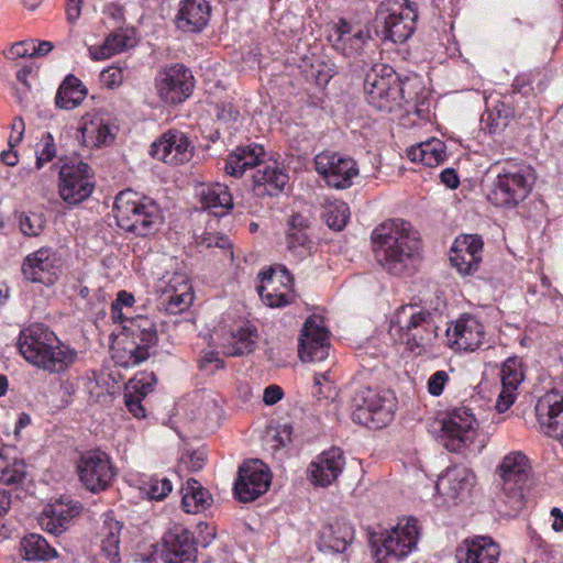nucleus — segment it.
<instances>
[{
	"mask_svg": "<svg viewBox=\"0 0 563 563\" xmlns=\"http://www.w3.org/2000/svg\"><path fill=\"white\" fill-rule=\"evenodd\" d=\"M309 229L308 218L302 214H294L289 221L287 231L288 249L297 257H305L310 253L311 241L307 233Z\"/></svg>",
	"mask_w": 563,
	"mask_h": 563,
	"instance_id": "39",
	"label": "nucleus"
},
{
	"mask_svg": "<svg viewBox=\"0 0 563 563\" xmlns=\"http://www.w3.org/2000/svg\"><path fill=\"white\" fill-rule=\"evenodd\" d=\"M79 133L86 147H100L110 144L114 140L113 128L98 115L84 117Z\"/></svg>",
	"mask_w": 563,
	"mask_h": 563,
	"instance_id": "35",
	"label": "nucleus"
},
{
	"mask_svg": "<svg viewBox=\"0 0 563 563\" xmlns=\"http://www.w3.org/2000/svg\"><path fill=\"white\" fill-rule=\"evenodd\" d=\"M81 506L70 499H57L44 508L38 519L41 527L55 536L63 533L70 520L79 515Z\"/></svg>",
	"mask_w": 563,
	"mask_h": 563,
	"instance_id": "28",
	"label": "nucleus"
},
{
	"mask_svg": "<svg viewBox=\"0 0 563 563\" xmlns=\"http://www.w3.org/2000/svg\"><path fill=\"white\" fill-rule=\"evenodd\" d=\"M156 382L157 378L154 373H142L130 380L126 391H132L134 395H139L141 398H144L153 390Z\"/></svg>",
	"mask_w": 563,
	"mask_h": 563,
	"instance_id": "52",
	"label": "nucleus"
},
{
	"mask_svg": "<svg viewBox=\"0 0 563 563\" xmlns=\"http://www.w3.org/2000/svg\"><path fill=\"white\" fill-rule=\"evenodd\" d=\"M266 152L260 144L238 146L227 158L224 169L227 174L241 177L247 169L258 168Z\"/></svg>",
	"mask_w": 563,
	"mask_h": 563,
	"instance_id": "33",
	"label": "nucleus"
},
{
	"mask_svg": "<svg viewBox=\"0 0 563 563\" xmlns=\"http://www.w3.org/2000/svg\"><path fill=\"white\" fill-rule=\"evenodd\" d=\"M479 423L472 408L455 407L441 420V442L454 453H460L474 443Z\"/></svg>",
	"mask_w": 563,
	"mask_h": 563,
	"instance_id": "9",
	"label": "nucleus"
},
{
	"mask_svg": "<svg viewBox=\"0 0 563 563\" xmlns=\"http://www.w3.org/2000/svg\"><path fill=\"white\" fill-rule=\"evenodd\" d=\"M514 117V108L509 103L498 100L482 115V124L489 133H497L504 131Z\"/></svg>",
	"mask_w": 563,
	"mask_h": 563,
	"instance_id": "45",
	"label": "nucleus"
},
{
	"mask_svg": "<svg viewBox=\"0 0 563 563\" xmlns=\"http://www.w3.org/2000/svg\"><path fill=\"white\" fill-rule=\"evenodd\" d=\"M133 46L131 38L122 32L110 34L100 46H90L89 55L93 60H102Z\"/></svg>",
	"mask_w": 563,
	"mask_h": 563,
	"instance_id": "47",
	"label": "nucleus"
},
{
	"mask_svg": "<svg viewBox=\"0 0 563 563\" xmlns=\"http://www.w3.org/2000/svg\"><path fill=\"white\" fill-rule=\"evenodd\" d=\"M252 332L241 331L239 338L235 340L233 346L228 349L229 356H241L253 352L255 347V340L252 338Z\"/></svg>",
	"mask_w": 563,
	"mask_h": 563,
	"instance_id": "56",
	"label": "nucleus"
},
{
	"mask_svg": "<svg viewBox=\"0 0 563 563\" xmlns=\"http://www.w3.org/2000/svg\"><path fill=\"white\" fill-rule=\"evenodd\" d=\"M164 563H196L197 549L192 533L175 525L164 537Z\"/></svg>",
	"mask_w": 563,
	"mask_h": 563,
	"instance_id": "25",
	"label": "nucleus"
},
{
	"mask_svg": "<svg viewBox=\"0 0 563 563\" xmlns=\"http://www.w3.org/2000/svg\"><path fill=\"white\" fill-rule=\"evenodd\" d=\"M536 413L541 430L563 446V395L559 390L545 393L536 405Z\"/></svg>",
	"mask_w": 563,
	"mask_h": 563,
	"instance_id": "22",
	"label": "nucleus"
},
{
	"mask_svg": "<svg viewBox=\"0 0 563 563\" xmlns=\"http://www.w3.org/2000/svg\"><path fill=\"white\" fill-rule=\"evenodd\" d=\"M25 464L14 460L10 462L0 451V482L7 485L20 484L25 477Z\"/></svg>",
	"mask_w": 563,
	"mask_h": 563,
	"instance_id": "48",
	"label": "nucleus"
},
{
	"mask_svg": "<svg viewBox=\"0 0 563 563\" xmlns=\"http://www.w3.org/2000/svg\"><path fill=\"white\" fill-rule=\"evenodd\" d=\"M142 399L139 395H134L132 391H126L124 394V400L125 406L128 410L135 417V418H145V409L142 406Z\"/></svg>",
	"mask_w": 563,
	"mask_h": 563,
	"instance_id": "61",
	"label": "nucleus"
},
{
	"mask_svg": "<svg viewBox=\"0 0 563 563\" xmlns=\"http://www.w3.org/2000/svg\"><path fill=\"white\" fill-rule=\"evenodd\" d=\"M196 244L206 249L213 246L219 247L223 250L230 258L233 257L230 240L224 235L217 233H203L196 238Z\"/></svg>",
	"mask_w": 563,
	"mask_h": 563,
	"instance_id": "53",
	"label": "nucleus"
},
{
	"mask_svg": "<svg viewBox=\"0 0 563 563\" xmlns=\"http://www.w3.org/2000/svg\"><path fill=\"white\" fill-rule=\"evenodd\" d=\"M134 303V297L132 294L130 292H126L124 290L120 291L118 294V297L115 299V301L112 302L111 305V313H112V318L113 319H124L126 317L123 316L122 311H121V308L122 307H132Z\"/></svg>",
	"mask_w": 563,
	"mask_h": 563,
	"instance_id": "58",
	"label": "nucleus"
},
{
	"mask_svg": "<svg viewBox=\"0 0 563 563\" xmlns=\"http://www.w3.org/2000/svg\"><path fill=\"white\" fill-rule=\"evenodd\" d=\"M354 539L353 527L345 521L327 525L320 532V547L323 550L342 553Z\"/></svg>",
	"mask_w": 563,
	"mask_h": 563,
	"instance_id": "36",
	"label": "nucleus"
},
{
	"mask_svg": "<svg viewBox=\"0 0 563 563\" xmlns=\"http://www.w3.org/2000/svg\"><path fill=\"white\" fill-rule=\"evenodd\" d=\"M194 146L187 135L177 130H170L151 145V155L168 165H181L192 157Z\"/></svg>",
	"mask_w": 563,
	"mask_h": 563,
	"instance_id": "20",
	"label": "nucleus"
},
{
	"mask_svg": "<svg viewBox=\"0 0 563 563\" xmlns=\"http://www.w3.org/2000/svg\"><path fill=\"white\" fill-rule=\"evenodd\" d=\"M25 279L53 285L62 272V260L52 247H41L24 258L21 267Z\"/></svg>",
	"mask_w": 563,
	"mask_h": 563,
	"instance_id": "16",
	"label": "nucleus"
},
{
	"mask_svg": "<svg viewBox=\"0 0 563 563\" xmlns=\"http://www.w3.org/2000/svg\"><path fill=\"white\" fill-rule=\"evenodd\" d=\"M350 209L346 203L340 202L328 209L325 221L329 228L341 231L347 223Z\"/></svg>",
	"mask_w": 563,
	"mask_h": 563,
	"instance_id": "51",
	"label": "nucleus"
},
{
	"mask_svg": "<svg viewBox=\"0 0 563 563\" xmlns=\"http://www.w3.org/2000/svg\"><path fill=\"white\" fill-rule=\"evenodd\" d=\"M288 179L287 173L276 162H263L253 174L254 191L258 196L277 195L283 191Z\"/></svg>",
	"mask_w": 563,
	"mask_h": 563,
	"instance_id": "34",
	"label": "nucleus"
},
{
	"mask_svg": "<svg viewBox=\"0 0 563 563\" xmlns=\"http://www.w3.org/2000/svg\"><path fill=\"white\" fill-rule=\"evenodd\" d=\"M203 208L214 216H223L233 208V198L228 187L222 184L205 185L199 191Z\"/></svg>",
	"mask_w": 563,
	"mask_h": 563,
	"instance_id": "37",
	"label": "nucleus"
},
{
	"mask_svg": "<svg viewBox=\"0 0 563 563\" xmlns=\"http://www.w3.org/2000/svg\"><path fill=\"white\" fill-rule=\"evenodd\" d=\"M271 479V473L263 463H245L239 468V478L234 485L235 495L243 503L253 501L267 492Z\"/></svg>",
	"mask_w": 563,
	"mask_h": 563,
	"instance_id": "21",
	"label": "nucleus"
},
{
	"mask_svg": "<svg viewBox=\"0 0 563 563\" xmlns=\"http://www.w3.org/2000/svg\"><path fill=\"white\" fill-rule=\"evenodd\" d=\"M371 40L369 31L358 24L340 19L329 33L332 47L349 58L362 56Z\"/></svg>",
	"mask_w": 563,
	"mask_h": 563,
	"instance_id": "19",
	"label": "nucleus"
},
{
	"mask_svg": "<svg viewBox=\"0 0 563 563\" xmlns=\"http://www.w3.org/2000/svg\"><path fill=\"white\" fill-rule=\"evenodd\" d=\"M148 356V349L136 341H120L112 347V358L121 367L136 366L147 360Z\"/></svg>",
	"mask_w": 563,
	"mask_h": 563,
	"instance_id": "44",
	"label": "nucleus"
},
{
	"mask_svg": "<svg viewBox=\"0 0 563 563\" xmlns=\"http://www.w3.org/2000/svg\"><path fill=\"white\" fill-rule=\"evenodd\" d=\"M499 555V545L488 537L465 540L456 550L459 563H497Z\"/></svg>",
	"mask_w": 563,
	"mask_h": 563,
	"instance_id": "31",
	"label": "nucleus"
},
{
	"mask_svg": "<svg viewBox=\"0 0 563 563\" xmlns=\"http://www.w3.org/2000/svg\"><path fill=\"white\" fill-rule=\"evenodd\" d=\"M210 11L206 0H181L176 25L184 32H200L208 24Z\"/></svg>",
	"mask_w": 563,
	"mask_h": 563,
	"instance_id": "32",
	"label": "nucleus"
},
{
	"mask_svg": "<svg viewBox=\"0 0 563 563\" xmlns=\"http://www.w3.org/2000/svg\"><path fill=\"white\" fill-rule=\"evenodd\" d=\"M522 362L514 356L508 357L500 371L501 391L496 402L499 412L507 411L516 400V390L523 380Z\"/></svg>",
	"mask_w": 563,
	"mask_h": 563,
	"instance_id": "30",
	"label": "nucleus"
},
{
	"mask_svg": "<svg viewBox=\"0 0 563 563\" xmlns=\"http://www.w3.org/2000/svg\"><path fill=\"white\" fill-rule=\"evenodd\" d=\"M124 331L128 332L137 343L150 349L158 342L156 324L145 316L125 318Z\"/></svg>",
	"mask_w": 563,
	"mask_h": 563,
	"instance_id": "41",
	"label": "nucleus"
},
{
	"mask_svg": "<svg viewBox=\"0 0 563 563\" xmlns=\"http://www.w3.org/2000/svg\"><path fill=\"white\" fill-rule=\"evenodd\" d=\"M483 245L478 235H463L455 240L450 261L461 275H472L478 271Z\"/></svg>",
	"mask_w": 563,
	"mask_h": 563,
	"instance_id": "26",
	"label": "nucleus"
},
{
	"mask_svg": "<svg viewBox=\"0 0 563 563\" xmlns=\"http://www.w3.org/2000/svg\"><path fill=\"white\" fill-rule=\"evenodd\" d=\"M114 217L119 228L137 238L154 235L163 224L159 206L152 198L130 189L117 196Z\"/></svg>",
	"mask_w": 563,
	"mask_h": 563,
	"instance_id": "3",
	"label": "nucleus"
},
{
	"mask_svg": "<svg viewBox=\"0 0 563 563\" xmlns=\"http://www.w3.org/2000/svg\"><path fill=\"white\" fill-rule=\"evenodd\" d=\"M292 427L290 424H283L272 429L266 439V444L273 450H279L291 442Z\"/></svg>",
	"mask_w": 563,
	"mask_h": 563,
	"instance_id": "54",
	"label": "nucleus"
},
{
	"mask_svg": "<svg viewBox=\"0 0 563 563\" xmlns=\"http://www.w3.org/2000/svg\"><path fill=\"white\" fill-rule=\"evenodd\" d=\"M205 453L200 451L188 452L186 456L181 459V462L192 472L201 470L205 465Z\"/></svg>",
	"mask_w": 563,
	"mask_h": 563,
	"instance_id": "62",
	"label": "nucleus"
},
{
	"mask_svg": "<svg viewBox=\"0 0 563 563\" xmlns=\"http://www.w3.org/2000/svg\"><path fill=\"white\" fill-rule=\"evenodd\" d=\"M9 54L12 58H24V57H33L34 56V40H26L14 43L10 49Z\"/></svg>",
	"mask_w": 563,
	"mask_h": 563,
	"instance_id": "60",
	"label": "nucleus"
},
{
	"mask_svg": "<svg viewBox=\"0 0 563 563\" xmlns=\"http://www.w3.org/2000/svg\"><path fill=\"white\" fill-rule=\"evenodd\" d=\"M533 181L529 166L507 163L499 168L488 199L498 207H516L528 197Z\"/></svg>",
	"mask_w": 563,
	"mask_h": 563,
	"instance_id": "7",
	"label": "nucleus"
},
{
	"mask_svg": "<svg viewBox=\"0 0 563 563\" xmlns=\"http://www.w3.org/2000/svg\"><path fill=\"white\" fill-rule=\"evenodd\" d=\"M123 525L110 516H106L98 532L101 552L111 563H120V534Z\"/></svg>",
	"mask_w": 563,
	"mask_h": 563,
	"instance_id": "38",
	"label": "nucleus"
},
{
	"mask_svg": "<svg viewBox=\"0 0 563 563\" xmlns=\"http://www.w3.org/2000/svg\"><path fill=\"white\" fill-rule=\"evenodd\" d=\"M77 473L81 484L95 494L109 488L115 476L110 457L98 450L88 451L79 457Z\"/></svg>",
	"mask_w": 563,
	"mask_h": 563,
	"instance_id": "10",
	"label": "nucleus"
},
{
	"mask_svg": "<svg viewBox=\"0 0 563 563\" xmlns=\"http://www.w3.org/2000/svg\"><path fill=\"white\" fill-rule=\"evenodd\" d=\"M87 96V89L82 82L74 75H68L60 84L56 96V107L65 110H71L81 104Z\"/></svg>",
	"mask_w": 563,
	"mask_h": 563,
	"instance_id": "40",
	"label": "nucleus"
},
{
	"mask_svg": "<svg viewBox=\"0 0 563 563\" xmlns=\"http://www.w3.org/2000/svg\"><path fill=\"white\" fill-rule=\"evenodd\" d=\"M418 540V526L416 519H410L405 526H397L382 538V547L375 550L377 563L399 561L407 556L416 547Z\"/></svg>",
	"mask_w": 563,
	"mask_h": 563,
	"instance_id": "14",
	"label": "nucleus"
},
{
	"mask_svg": "<svg viewBox=\"0 0 563 563\" xmlns=\"http://www.w3.org/2000/svg\"><path fill=\"white\" fill-rule=\"evenodd\" d=\"M345 466L343 452L339 448H332L319 454L309 465L311 482L321 487L334 483Z\"/></svg>",
	"mask_w": 563,
	"mask_h": 563,
	"instance_id": "27",
	"label": "nucleus"
},
{
	"mask_svg": "<svg viewBox=\"0 0 563 563\" xmlns=\"http://www.w3.org/2000/svg\"><path fill=\"white\" fill-rule=\"evenodd\" d=\"M390 390L362 387L352 398V419L369 429H382L394 418L396 402Z\"/></svg>",
	"mask_w": 563,
	"mask_h": 563,
	"instance_id": "5",
	"label": "nucleus"
},
{
	"mask_svg": "<svg viewBox=\"0 0 563 563\" xmlns=\"http://www.w3.org/2000/svg\"><path fill=\"white\" fill-rule=\"evenodd\" d=\"M531 470L528 456L521 451L509 452L496 467V475L500 479V498L511 511L517 512L525 505V488Z\"/></svg>",
	"mask_w": 563,
	"mask_h": 563,
	"instance_id": "6",
	"label": "nucleus"
},
{
	"mask_svg": "<svg viewBox=\"0 0 563 563\" xmlns=\"http://www.w3.org/2000/svg\"><path fill=\"white\" fill-rule=\"evenodd\" d=\"M371 240L376 261L393 275L401 274L420 249L418 233L401 219H389L377 225Z\"/></svg>",
	"mask_w": 563,
	"mask_h": 563,
	"instance_id": "1",
	"label": "nucleus"
},
{
	"mask_svg": "<svg viewBox=\"0 0 563 563\" xmlns=\"http://www.w3.org/2000/svg\"><path fill=\"white\" fill-rule=\"evenodd\" d=\"M317 173L329 187L346 189L358 175L356 162L335 152H322L314 157Z\"/></svg>",
	"mask_w": 563,
	"mask_h": 563,
	"instance_id": "12",
	"label": "nucleus"
},
{
	"mask_svg": "<svg viewBox=\"0 0 563 563\" xmlns=\"http://www.w3.org/2000/svg\"><path fill=\"white\" fill-rule=\"evenodd\" d=\"M124 79L123 70L117 66H110L100 74V81L109 89L118 88Z\"/></svg>",
	"mask_w": 563,
	"mask_h": 563,
	"instance_id": "57",
	"label": "nucleus"
},
{
	"mask_svg": "<svg viewBox=\"0 0 563 563\" xmlns=\"http://www.w3.org/2000/svg\"><path fill=\"white\" fill-rule=\"evenodd\" d=\"M157 301V309L169 314L185 311L192 302L191 286L185 275L174 274L164 282Z\"/></svg>",
	"mask_w": 563,
	"mask_h": 563,
	"instance_id": "24",
	"label": "nucleus"
},
{
	"mask_svg": "<svg viewBox=\"0 0 563 563\" xmlns=\"http://www.w3.org/2000/svg\"><path fill=\"white\" fill-rule=\"evenodd\" d=\"M329 351V334L322 318H308L299 339V357L303 362H321L328 357Z\"/></svg>",
	"mask_w": 563,
	"mask_h": 563,
	"instance_id": "18",
	"label": "nucleus"
},
{
	"mask_svg": "<svg viewBox=\"0 0 563 563\" xmlns=\"http://www.w3.org/2000/svg\"><path fill=\"white\" fill-rule=\"evenodd\" d=\"M195 79L191 70L181 64L166 67L156 78L159 98L170 104L185 101L192 92Z\"/></svg>",
	"mask_w": 563,
	"mask_h": 563,
	"instance_id": "15",
	"label": "nucleus"
},
{
	"mask_svg": "<svg viewBox=\"0 0 563 563\" xmlns=\"http://www.w3.org/2000/svg\"><path fill=\"white\" fill-rule=\"evenodd\" d=\"M18 349L26 362L49 373L65 372L77 357V352L63 344L43 323H33L21 330Z\"/></svg>",
	"mask_w": 563,
	"mask_h": 563,
	"instance_id": "2",
	"label": "nucleus"
},
{
	"mask_svg": "<svg viewBox=\"0 0 563 563\" xmlns=\"http://www.w3.org/2000/svg\"><path fill=\"white\" fill-rule=\"evenodd\" d=\"M437 329L432 312L407 305L393 316L388 335L394 343L404 344L408 351L420 355L437 338Z\"/></svg>",
	"mask_w": 563,
	"mask_h": 563,
	"instance_id": "4",
	"label": "nucleus"
},
{
	"mask_svg": "<svg viewBox=\"0 0 563 563\" xmlns=\"http://www.w3.org/2000/svg\"><path fill=\"white\" fill-rule=\"evenodd\" d=\"M404 82L387 65H375L365 77L364 90L368 104L378 111L391 112L405 99Z\"/></svg>",
	"mask_w": 563,
	"mask_h": 563,
	"instance_id": "8",
	"label": "nucleus"
},
{
	"mask_svg": "<svg viewBox=\"0 0 563 563\" xmlns=\"http://www.w3.org/2000/svg\"><path fill=\"white\" fill-rule=\"evenodd\" d=\"M473 472L464 466L449 467L437 483V492L448 499L455 500L466 496L474 485Z\"/></svg>",
	"mask_w": 563,
	"mask_h": 563,
	"instance_id": "29",
	"label": "nucleus"
},
{
	"mask_svg": "<svg viewBox=\"0 0 563 563\" xmlns=\"http://www.w3.org/2000/svg\"><path fill=\"white\" fill-rule=\"evenodd\" d=\"M12 133L9 137V145L11 147L16 146L23 139L25 124L22 118H14L11 123Z\"/></svg>",
	"mask_w": 563,
	"mask_h": 563,
	"instance_id": "63",
	"label": "nucleus"
},
{
	"mask_svg": "<svg viewBox=\"0 0 563 563\" xmlns=\"http://www.w3.org/2000/svg\"><path fill=\"white\" fill-rule=\"evenodd\" d=\"M21 232L25 236H38L45 228V218L37 212H20L15 216Z\"/></svg>",
	"mask_w": 563,
	"mask_h": 563,
	"instance_id": "49",
	"label": "nucleus"
},
{
	"mask_svg": "<svg viewBox=\"0 0 563 563\" xmlns=\"http://www.w3.org/2000/svg\"><path fill=\"white\" fill-rule=\"evenodd\" d=\"M41 148L36 151V168L41 169L45 163L51 162L56 156V146L54 137L46 132L41 137Z\"/></svg>",
	"mask_w": 563,
	"mask_h": 563,
	"instance_id": "55",
	"label": "nucleus"
},
{
	"mask_svg": "<svg viewBox=\"0 0 563 563\" xmlns=\"http://www.w3.org/2000/svg\"><path fill=\"white\" fill-rule=\"evenodd\" d=\"M387 12L383 26L384 38L393 43L406 42L416 29L418 18L416 3L409 0L389 1Z\"/></svg>",
	"mask_w": 563,
	"mask_h": 563,
	"instance_id": "13",
	"label": "nucleus"
},
{
	"mask_svg": "<svg viewBox=\"0 0 563 563\" xmlns=\"http://www.w3.org/2000/svg\"><path fill=\"white\" fill-rule=\"evenodd\" d=\"M23 558L29 561H48L57 556L56 550L37 533L25 536L21 541Z\"/></svg>",
	"mask_w": 563,
	"mask_h": 563,
	"instance_id": "46",
	"label": "nucleus"
},
{
	"mask_svg": "<svg viewBox=\"0 0 563 563\" xmlns=\"http://www.w3.org/2000/svg\"><path fill=\"white\" fill-rule=\"evenodd\" d=\"M173 485L167 477L152 476L144 481L141 486L142 493H144L150 499L162 500L172 492Z\"/></svg>",
	"mask_w": 563,
	"mask_h": 563,
	"instance_id": "50",
	"label": "nucleus"
},
{
	"mask_svg": "<svg viewBox=\"0 0 563 563\" xmlns=\"http://www.w3.org/2000/svg\"><path fill=\"white\" fill-rule=\"evenodd\" d=\"M449 380V374L445 371H438L432 374L428 380V391L432 396H440Z\"/></svg>",
	"mask_w": 563,
	"mask_h": 563,
	"instance_id": "59",
	"label": "nucleus"
},
{
	"mask_svg": "<svg viewBox=\"0 0 563 563\" xmlns=\"http://www.w3.org/2000/svg\"><path fill=\"white\" fill-rule=\"evenodd\" d=\"M445 333L450 346L460 351L477 350L485 335L484 325L471 314L461 316Z\"/></svg>",
	"mask_w": 563,
	"mask_h": 563,
	"instance_id": "23",
	"label": "nucleus"
},
{
	"mask_svg": "<svg viewBox=\"0 0 563 563\" xmlns=\"http://www.w3.org/2000/svg\"><path fill=\"white\" fill-rule=\"evenodd\" d=\"M412 162H420L428 167H434L444 162L446 157L445 144L439 139H431L413 146L408 152Z\"/></svg>",
	"mask_w": 563,
	"mask_h": 563,
	"instance_id": "42",
	"label": "nucleus"
},
{
	"mask_svg": "<svg viewBox=\"0 0 563 563\" xmlns=\"http://www.w3.org/2000/svg\"><path fill=\"white\" fill-rule=\"evenodd\" d=\"M95 188L91 168L84 162L64 164L59 170L58 191L60 198L77 205L86 200Z\"/></svg>",
	"mask_w": 563,
	"mask_h": 563,
	"instance_id": "11",
	"label": "nucleus"
},
{
	"mask_svg": "<svg viewBox=\"0 0 563 563\" xmlns=\"http://www.w3.org/2000/svg\"><path fill=\"white\" fill-rule=\"evenodd\" d=\"M181 506L188 514H199L206 510L212 501L209 492L194 478L187 481L181 488Z\"/></svg>",
	"mask_w": 563,
	"mask_h": 563,
	"instance_id": "43",
	"label": "nucleus"
},
{
	"mask_svg": "<svg viewBox=\"0 0 563 563\" xmlns=\"http://www.w3.org/2000/svg\"><path fill=\"white\" fill-rule=\"evenodd\" d=\"M283 398V389L277 385H269L264 389L263 401L266 405H275Z\"/></svg>",
	"mask_w": 563,
	"mask_h": 563,
	"instance_id": "64",
	"label": "nucleus"
},
{
	"mask_svg": "<svg viewBox=\"0 0 563 563\" xmlns=\"http://www.w3.org/2000/svg\"><path fill=\"white\" fill-rule=\"evenodd\" d=\"M262 284L257 292L262 301L272 308H282L294 301L292 277L286 269L278 272L272 268L258 274Z\"/></svg>",
	"mask_w": 563,
	"mask_h": 563,
	"instance_id": "17",
	"label": "nucleus"
}]
</instances>
